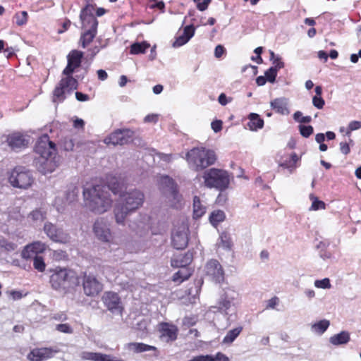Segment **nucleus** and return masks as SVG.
<instances>
[{"instance_id": "nucleus-54", "label": "nucleus", "mask_w": 361, "mask_h": 361, "mask_svg": "<svg viewBox=\"0 0 361 361\" xmlns=\"http://www.w3.org/2000/svg\"><path fill=\"white\" fill-rule=\"evenodd\" d=\"M279 298L276 296L271 298L267 301L266 309H275L276 307L279 304Z\"/></svg>"}, {"instance_id": "nucleus-2", "label": "nucleus", "mask_w": 361, "mask_h": 361, "mask_svg": "<svg viewBox=\"0 0 361 361\" xmlns=\"http://www.w3.org/2000/svg\"><path fill=\"white\" fill-rule=\"evenodd\" d=\"M83 53L78 50L71 51L67 56L68 63L63 71L66 75L62 78L54 91V102H62L66 94H70L78 86L77 80L71 76L76 68L80 66Z\"/></svg>"}, {"instance_id": "nucleus-20", "label": "nucleus", "mask_w": 361, "mask_h": 361, "mask_svg": "<svg viewBox=\"0 0 361 361\" xmlns=\"http://www.w3.org/2000/svg\"><path fill=\"white\" fill-rule=\"evenodd\" d=\"M47 248V245L41 241H35L32 243L25 245L22 252L21 257L24 259H30L33 258L35 256H39V254L43 253Z\"/></svg>"}, {"instance_id": "nucleus-23", "label": "nucleus", "mask_w": 361, "mask_h": 361, "mask_svg": "<svg viewBox=\"0 0 361 361\" xmlns=\"http://www.w3.org/2000/svg\"><path fill=\"white\" fill-rule=\"evenodd\" d=\"M195 34V27L192 25H187L184 27L183 33L176 37L173 43V47H179L185 44Z\"/></svg>"}, {"instance_id": "nucleus-45", "label": "nucleus", "mask_w": 361, "mask_h": 361, "mask_svg": "<svg viewBox=\"0 0 361 361\" xmlns=\"http://www.w3.org/2000/svg\"><path fill=\"white\" fill-rule=\"evenodd\" d=\"M95 361H123L121 359L108 354L97 353Z\"/></svg>"}, {"instance_id": "nucleus-46", "label": "nucleus", "mask_w": 361, "mask_h": 361, "mask_svg": "<svg viewBox=\"0 0 361 361\" xmlns=\"http://www.w3.org/2000/svg\"><path fill=\"white\" fill-rule=\"evenodd\" d=\"M293 118L295 121L299 123H308L311 122L312 118L310 116H302L301 111H295L293 114Z\"/></svg>"}, {"instance_id": "nucleus-53", "label": "nucleus", "mask_w": 361, "mask_h": 361, "mask_svg": "<svg viewBox=\"0 0 361 361\" xmlns=\"http://www.w3.org/2000/svg\"><path fill=\"white\" fill-rule=\"evenodd\" d=\"M312 104L317 109H322L325 104V102L322 97L314 96L312 98Z\"/></svg>"}, {"instance_id": "nucleus-52", "label": "nucleus", "mask_w": 361, "mask_h": 361, "mask_svg": "<svg viewBox=\"0 0 361 361\" xmlns=\"http://www.w3.org/2000/svg\"><path fill=\"white\" fill-rule=\"evenodd\" d=\"M353 143V141L351 139L349 140V143H348L347 142H341L339 144L341 152L345 155L348 154L350 152L349 145Z\"/></svg>"}, {"instance_id": "nucleus-7", "label": "nucleus", "mask_w": 361, "mask_h": 361, "mask_svg": "<svg viewBox=\"0 0 361 361\" xmlns=\"http://www.w3.org/2000/svg\"><path fill=\"white\" fill-rule=\"evenodd\" d=\"M51 287L56 290H67L78 284L75 273L66 268L56 267L50 277Z\"/></svg>"}, {"instance_id": "nucleus-50", "label": "nucleus", "mask_w": 361, "mask_h": 361, "mask_svg": "<svg viewBox=\"0 0 361 361\" xmlns=\"http://www.w3.org/2000/svg\"><path fill=\"white\" fill-rule=\"evenodd\" d=\"M299 130L301 135L304 137H309L313 133V127L311 126H299Z\"/></svg>"}, {"instance_id": "nucleus-41", "label": "nucleus", "mask_w": 361, "mask_h": 361, "mask_svg": "<svg viewBox=\"0 0 361 361\" xmlns=\"http://www.w3.org/2000/svg\"><path fill=\"white\" fill-rule=\"evenodd\" d=\"M102 273L109 281H112L116 279V270L114 268L110 266H104L102 269Z\"/></svg>"}, {"instance_id": "nucleus-8", "label": "nucleus", "mask_w": 361, "mask_h": 361, "mask_svg": "<svg viewBox=\"0 0 361 361\" xmlns=\"http://www.w3.org/2000/svg\"><path fill=\"white\" fill-rule=\"evenodd\" d=\"M202 178L205 187L215 188L219 191L225 190L230 183L228 172L222 169L212 168L204 172Z\"/></svg>"}, {"instance_id": "nucleus-35", "label": "nucleus", "mask_w": 361, "mask_h": 361, "mask_svg": "<svg viewBox=\"0 0 361 361\" xmlns=\"http://www.w3.org/2000/svg\"><path fill=\"white\" fill-rule=\"evenodd\" d=\"M129 226L140 236H143L147 233L149 228V225L144 222H140L137 225L135 223H132Z\"/></svg>"}, {"instance_id": "nucleus-6", "label": "nucleus", "mask_w": 361, "mask_h": 361, "mask_svg": "<svg viewBox=\"0 0 361 361\" xmlns=\"http://www.w3.org/2000/svg\"><path fill=\"white\" fill-rule=\"evenodd\" d=\"M189 165L195 171H202L214 164L216 155L214 151L204 147H195L187 153Z\"/></svg>"}, {"instance_id": "nucleus-61", "label": "nucleus", "mask_w": 361, "mask_h": 361, "mask_svg": "<svg viewBox=\"0 0 361 361\" xmlns=\"http://www.w3.org/2000/svg\"><path fill=\"white\" fill-rule=\"evenodd\" d=\"M118 283L121 286L123 289L133 291V284L129 281H120L118 282Z\"/></svg>"}, {"instance_id": "nucleus-15", "label": "nucleus", "mask_w": 361, "mask_h": 361, "mask_svg": "<svg viewBox=\"0 0 361 361\" xmlns=\"http://www.w3.org/2000/svg\"><path fill=\"white\" fill-rule=\"evenodd\" d=\"M93 232L102 242H110L112 238L109 224L104 218H98L93 224Z\"/></svg>"}, {"instance_id": "nucleus-12", "label": "nucleus", "mask_w": 361, "mask_h": 361, "mask_svg": "<svg viewBox=\"0 0 361 361\" xmlns=\"http://www.w3.org/2000/svg\"><path fill=\"white\" fill-rule=\"evenodd\" d=\"M189 229L187 224L181 223L175 226L171 233V244L177 250H182L186 247L188 243Z\"/></svg>"}, {"instance_id": "nucleus-59", "label": "nucleus", "mask_w": 361, "mask_h": 361, "mask_svg": "<svg viewBox=\"0 0 361 361\" xmlns=\"http://www.w3.org/2000/svg\"><path fill=\"white\" fill-rule=\"evenodd\" d=\"M158 117L159 115L155 114L147 115L144 118V122L156 123L158 121Z\"/></svg>"}, {"instance_id": "nucleus-36", "label": "nucleus", "mask_w": 361, "mask_h": 361, "mask_svg": "<svg viewBox=\"0 0 361 361\" xmlns=\"http://www.w3.org/2000/svg\"><path fill=\"white\" fill-rule=\"evenodd\" d=\"M219 246L226 250H231L233 245L231 235L227 232H222L219 236Z\"/></svg>"}, {"instance_id": "nucleus-25", "label": "nucleus", "mask_w": 361, "mask_h": 361, "mask_svg": "<svg viewBox=\"0 0 361 361\" xmlns=\"http://www.w3.org/2000/svg\"><path fill=\"white\" fill-rule=\"evenodd\" d=\"M270 105L276 112L280 114L288 115L289 114L287 99L285 98H276L271 102Z\"/></svg>"}, {"instance_id": "nucleus-27", "label": "nucleus", "mask_w": 361, "mask_h": 361, "mask_svg": "<svg viewBox=\"0 0 361 361\" xmlns=\"http://www.w3.org/2000/svg\"><path fill=\"white\" fill-rule=\"evenodd\" d=\"M126 348L136 353L156 350L154 346L147 345L143 343H129L126 344Z\"/></svg>"}, {"instance_id": "nucleus-51", "label": "nucleus", "mask_w": 361, "mask_h": 361, "mask_svg": "<svg viewBox=\"0 0 361 361\" xmlns=\"http://www.w3.org/2000/svg\"><path fill=\"white\" fill-rule=\"evenodd\" d=\"M97 353L90 351H82L80 357L82 360L95 361Z\"/></svg>"}, {"instance_id": "nucleus-37", "label": "nucleus", "mask_w": 361, "mask_h": 361, "mask_svg": "<svg viewBox=\"0 0 361 361\" xmlns=\"http://www.w3.org/2000/svg\"><path fill=\"white\" fill-rule=\"evenodd\" d=\"M66 196L67 195L65 193H62L61 195H58L55 198L54 204L59 212H61L66 204L70 202Z\"/></svg>"}, {"instance_id": "nucleus-63", "label": "nucleus", "mask_w": 361, "mask_h": 361, "mask_svg": "<svg viewBox=\"0 0 361 361\" xmlns=\"http://www.w3.org/2000/svg\"><path fill=\"white\" fill-rule=\"evenodd\" d=\"M225 52V49L222 45H217L214 50V56L216 58H220Z\"/></svg>"}, {"instance_id": "nucleus-43", "label": "nucleus", "mask_w": 361, "mask_h": 361, "mask_svg": "<svg viewBox=\"0 0 361 361\" xmlns=\"http://www.w3.org/2000/svg\"><path fill=\"white\" fill-rule=\"evenodd\" d=\"M16 247L17 245L16 243L8 242L4 238H0V248L11 252L15 250Z\"/></svg>"}, {"instance_id": "nucleus-44", "label": "nucleus", "mask_w": 361, "mask_h": 361, "mask_svg": "<svg viewBox=\"0 0 361 361\" xmlns=\"http://www.w3.org/2000/svg\"><path fill=\"white\" fill-rule=\"evenodd\" d=\"M314 285L316 288L322 289H329L331 287L330 280L328 278L316 280L314 281Z\"/></svg>"}, {"instance_id": "nucleus-42", "label": "nucleus", "mask_w": 361, "mask_h": 361, "mask_svg": "<svg viewBox=\"0 0 361 361\" xmlns=\"http://www.w3.org/2000/svg\"><path fill=\"white\" fill-rule=\"evenodd\" d=\"M14 19L18 25L22 26L27 22V13L26 11L17 13L14 16Z\"/></svg>"}, {"instance_id": "nucleus-33", "label": "nucleus", "mask_w": 361, "mask_h": 361, "mask_svg": "<svg viewBox=\"0 0 361 361\" xmlns=\"http://www.w3.org/2000/svg\"><path fill=\"white\" fill-rule=\"evenodd\" d=\"M242 330L243 327L238 326L228 331L223 339V343L226 344H230L233 343L235 340V338L239 336Z\"/></svg>"}, {"instance_id": "nucleus-3", "label": "nucleus", "mask_w": 361, "mask_h": 361, "mask_svg": "<svg viewBox=\"0 0 361 361\" xmlns=\"http://www.w3.org/2000/svg\"><path fill=\"white\" fill-rule=\"evenodd\" d=\"M82 194L85 206L94 214H102L112 207L111 195L104 186L97 185L84 188Z\"/></svg>"}, {"instance_id": "nucleus-5", "label": "nucleus", "mask_w": 361, "mask_h": 361, "mask_svg": "<svg viewBox=\"0 0 361 361\" xmlns=\"http://www.w3.org/2000/svg\"><path fill=\"white\" fill-rule=\"evenodd\" d=\"M94 11V6L87 4L82 9L80 14L82 23V32L79 44L83 49L90 44L97 33L98 21L93 15Z\"/></svg>"}, {"instance_id": "nucleus-26", "label": "nucleus", "mask_w": 361, "mask_h": 361, "mask_svg": "<svg viewBox=\"0 0 361 361\" xmlns=\"http://www.w3.org/2000/svg\"><path fill=\"white\" fill-rule=\"evenodd\" d=\"M249 122L247 126L252 131H257L264 127V120L260 118L259 115L255 113H250L248 115Z\"/></svg>"}, {"instance_id": "nucleus-60", "label": "nucleus", "mask_w": 361, "mask_h": 361, "mask_svg": "<svg viewBox=\"0 0 361 361\" xmlns=\"http://www.w3.org/2000/svg\"><path fill=\"white\" fill-rule=\"evenodd\" d=\"M66 257V252L62 250H55L53 252V258L56 260L60 261L65 259Z\"/></svg>"}, {"instance_id": "nucleus-47", "label": "nucleus", "mask_w": 361, "mask_h": 361, "mask_svg": "<svg viewBox=\"0 0 361 361\" xmlns=\"http://www.w3.org/2000/svg\"><path fill=\"white\" fill-rule=\"evenodd\" d=\"M361 128V121H352L346 128V135L350 136L351 133Z\"/></svg>"}, {"instance_id": "nucleus-55", "label": "nucleus", "mask_w": 361, "mask_h": 361, "mask_svg": "<svg viewBox=\"0 0 361 361\" xmlns=\"http://www.w3.org/2000/svg\"><path fill=\"white\" fill-rule=\"evenodd\" d=\"M193 1H194V2H195L197 4V8L201 11L206 10L207 8L209 3L211 2V0H203L202 1H201V0H193Z\"/></svg>"}, {"instance_id": "nucleus-49", "label": "nucleus", "mask_w": 361, "mask_h": 361, "mask_svg": "<svg viewBox=\"0 0 361 361\" xmlns=\"http://www.w3.org/2000/svg\"><path fill=\"white\" fill-rule=\"evenodd\" d=\"M56 330H57L59 332L71 334L73 333V329L72 326L67 324H59L56 326Z\"/></svg>"}, {"instance_id": "nucleus-4", "label": "nucleus", "mask_w": 361, "mask_h": 361, "mask_svg": "<svg viewBox=\"0 0 361 361\" xmlns=\"http://www.w3.org/2000/svg\"><path fill=\"white\" fill-rule=\"evenodd\" d=\"M35 152L39 156L37 160L39 170L43 173H51L59 164L55 144L47 135L41 136L35 147Z\"/></svg>"}, {"instance_id": "nucleus-16", "label": "nucleus", "mask_w": 361, "mask_h": 361, "mask_svg": "<svg viewBox=\"0 0 361 361\" xmlns=\"http://www.w3.org/2000/svg\"><path fill=\"white\" fill-rule=\"evenodd\" d=\"M84 293L87 296L97 295L103 289L101 282L93 275L85 274L82 281Z\"/></svg>"}, {"instance_id": "nucleus-40", "label": "nucleus", "mask_w": 361, "mask_h": 361, "mask_svg": "<svg viewBox=\"0 0 361 361\" xmlns=\"http://www.w3.org/2000/svg\"><path fill=\"white\" fill-rule=\"evenodd\" d=\"M33 267L38 271L43 272L46 269L44 258L41 256H35L33 257Z\"/></svg>"}, {"instance_id": "nucleus-62", "label": "nucleus", "mask_w": 361, "mask_h": 361, "mask_svg": "<svg viewBox=\"0 0 361 361\" xmlns=\"http://www.w3.org/2000/svg\"><path fill=\"white\" fill-rule=\"evenodd\" d=\"M218 101L221 105L225 106L231 102V99H228L224 93H221L219 96Z\"/></svg>"}, {"instance_id": "nucleus-11", "label": "nucleus", "mask_w": 361, "mask_h": 361, "mask_svg": "<svg viewBox=\"0 0 361 361\" xmlns=\"http://www.w3.org/2000/svg\"><path fill=\"white\" fill-rule=\"evenodd\" d=\"M239 294L232 288H227L221 295L218 301V310L225 314L229 312L234 311L236 305L238 303Z\"/></svg>"}, {"instance_id": "nucleus-28", "label": "nucleus", "mask_w": 361, "mask_h": 361, "mask_svg": "<svg viewBox=\"0 0 361 361\" xmlns=\"http://www.w3.org/2000/svg\"><path fill=\"white\" fill-rule=\"evenodd\" d=\"M350 334L348 331H343L339 334L330 337L329 341L334 345H344L349 342Z\"/></svg>"}, {"instance_id": "nucleus-17", "label": "nucleus", "mask_w": 361, "mask_h": 361, "mask_svg": "<svg viewBox=\"0 0 361 361\" xmlns=\"http://www.w3.org/2000/svg\"><path fill=\"white\" fill-rule=\"evenodd\" d=\"M102 300L107 309L114 314H121L123 310L121 298L116 293L108 291L104 293Z\"/></svg>"}, {"instance_id": "nucleus-24", "label": "nucleus", "mask_w": 361, "mask_h": 361, "mask_svg": "<svg viewBox=\"0 0 361 361\" xmlns=\"http://www.w3.org/2000/svg\"><path fill=\"white\" fill-rule=\"evenodd\" d=\"M192 254L190 252L185 255H180L172 258L171 264L173 267H187V266L192 262Z\"/></svg>"}, {"instance_id": "nucleus-58", "label": "nucleus", "mask_w": 361, "mask_h": 361, "mask_svg": "<svg viewBox=\"0 0 361 361\" xmlns=\"http://www.w3.org/2000/svg\"><path fill=\"white\" fill-rule=\"evenodd\" d=\"M222 121L221 120H216L212 122L211 127L212 129L215 133H218L222 129Z\"/></svg>"}, {"instance_id": "nucleus-14", "label": "nucleus", "mask_w": 361, "mask_h": 361, "mask_svg": "<svg viewBox=\"0 0 361 361\" xmlns=\"http://www.w3.org/2000/svg\"><path fill=\"white\" fill-rule=\"evenodd\" d=\"M133 137V132L129 129L115 130L104 139L106 145H123L128 143Z\"/></svg>"}, {"instance_id": "nucleus-39", "label": "nucleus", "mask_w": 361, "mask_h": 361, "mask_svg": "<svg viewBox=\"0 0 361 361\" xmlns=\"http://www.w3.org/2000/svg\"><path fill=\"white\" fill-rule=\"evenodd\" d=\"M310 199L312 201L310 210L317 211L325 208V204L323 201L319 200L313 194L310 195Z\"/></svg>"}, {"instance_id": "nucleus-64", "label": "nucleus", "mask_w": 361, "mask_h": 361, "mask_svg": "<svg viewBox=\"0 0 361 361\" xmlns=\"http://www.w3.org/2000/svg\"><path fill=\"white\" fill-rule=\"evenodd\" d=\"M188 361H210V355L195 356Z\"/></svg>"}, {"instance_id": "nucleus-22", "label": "nucleus", "mask_w": 361, "mask_h": 361, "mask_svg": "<svg viewBox=\"0 0 361 361\" xmlns=\"http://www.w3.org/2000/svg\"><path fill=\"white\" fill-rule=\"evenodd\" d=\"M159 331L161 338L166 342L173 341L177 338L178 328L173 324L161 323L159 324Z\"/></svg>"}, {"instance_id": "nucleus-38", "label": "nucleus", "mask_w": 361, "mask_h": 361, "mask_svg": "<svg viewBox=\"0 0 361 361\" xmlns=\"http://www.w3.org/2000/svg\"><path fill=\"white\" fill-rule=\"evenodd\" d=\"M29 218L35 224L41 223L45 219V213L41 209H35L30 212Z\"/></svg>"}, {"instance_id": "nucleus-30", "label": "nucleus", "mask_w": 361, "mask_h": 361, "mask_svg": "<svg viewBox=\"0 0 361 361\" xmlns=\"http://www.w3.org/2000/svg\"><path fill=\"white\" fill-rule=\"evenodd\" d=\"M330 325L329 320L323 319L318 322L314 323L311 326V331L318 335L323 334Z\"/></svg>"}, {"instance_id": "nucleus-57", "label": "nucleus", "mask_w": 361, "mask_h": 361, "mask_svg": "<svg viewBox=\"0 0 361 361\" xmlns=\"http://www.w3.org/2000/svg\"><path fill=\"white\" fill-rule=\"evenodd\" d=\"M273 64L274 66L271 68H276V71L284 67V63L281 61V58L278 56L273 61Z\"/></svg>"}, {"instance_id": "nucleus-1", "label": "nucleus", "mask_w": 361, "mask_h": 361, "mask_svg": "<svg viewBox=\"0 0 361 361\" xmlns=\"http://www.w3.org/2000/svg\"><path fill=\"white\" fill-rule=\"evenodd\" d=\"M109 190L115 195H119V199L115 204L114 214L116 222L123 224L126 217L140 207L145 201L144 193L137 189L123 190V185L120 183L109 184Z\"/></svg>"}, {"instance_id": "nucleus-29", "label": "nucleus", "mask_w": 361, "mask_h": 361, "mask_svg": "<svg viewBox=\"0 0 361 361\" xmlns=\"http://www.w3.org/2000/svg\"><path fill=\"white\" fill-rule=\"evenodd\" d=\"M191 275V271L188 267L180 268L177 272L173 276V281L178 284L181 283L184 281L187 280Z\"/></svg>"}, {"instance_id": "nucleus-10", "label": "nucleus", "mask_w": 361, "mask_h": 361, "mask_svg": "<svg viewBox=\"0 0 361 361\" xmlns=\"http://www.w3.org/2000/svg\"><path fill=\"white\" fill-rule=\"evenodd\" d=\"M8 180L12 186L21 189L27 188L33 181L30 172L23 167L15 168L11 172Z\"/></svg>"}, {"instance_id": "nucleus-21", "label": "nucleus", "mask_w": 361, "mask_h": 361, "mask_svg": "<svg viewBox=\"0 0 361 361\" xmlns=\"http://www.w3.org/2000/svg\"><path fill=\"white\" fill-rule=\"evenodd\" d=\"M6 141L12 149L18 150L25 147L29 142V139L20 133H13L8 135Z\"/></svg>"}, {"instance_id": "nucleus-31", "label": "nucleus", "mask_w": 361, "mask_h": 361, "mask_svg": "<svg viewBox=\"0 0 361 361\" xmlns=\"http://www.w3.org/2000/svg\"><path fill=\"white\" fill-rule=\"evenodd\" d=\"M206 212V207L203 205L197 196L193 200V214L195 218H200Z\"/></svg>"}, {"instance_id": "nucleus-56", "label": "nucleus", "mask_w": 361, "mask_h": 361, "mask_svg": "<svg viewBox=\"0 0 361 361\" xmlns=\"http://www.w3.org/2000/svg\"><path fill=\"white\" fill-rule=\"evenodd\" d=\"M210 361H230V360L224 353H217L214 356L210 355Z\"/></svg>"}, {"instance_id": "nucleus-34", "label": "nucleus", "mask_w": 361, "mask_h": 361, "mask_svg": "<svg viewBox=\"0 0 361 361\" xmlns=\"http://www.w3.org/2000/svg\"><path fill=\"white\" fill-rule=\"evenodd\" d=\"M150 44L147 42H136L130 46V54H144L149 48Z\"/></svg>"}, {"instance_id": "nucleus-13", "label": "nucleus", "mask_w": 361, "mask_h": 361, "mask_svg": "<svg viewBox=\"0 0 361 361\" xmlns=\"http://www.w3.org/2000/svg\"><path fill=\"white\" fill-rule=\"evenodd\" d=\"M44 231L47 235L54 242L67 243L70 240V235L63 229L57 228L54 224L47 222L44 226Z\"/></svg>"}, {"instance_id": "nucleus-48", "label": "nucleus", "mask_w": 361, "mask_h": 361, "mask_svg": "<svg viewBox=\"0 0 361 361\" xmlns=\"http://www.w3.org/2000/svg\"><path fill=\"white\" fill-rule=\"evenodd\" d=\"M277 73L278 71H276V68L271 67L264 73V77L268 82L273 83L276 80Z\"/></svg>"}, {"instance_id": "nucleus-32", "label": "nucleus", "mask_w": 361, "mask_h": 361, "mask_svg": "<svg viewBox=\"0 0 361 361\" xmlns=\"http://www.w3.org/2000/svg\"><path fill=\"white\" fill-rule=\"evenodd\" d=\"M226 219V214L222 210H214L212 212L209 216L210 223L216 226L221 222H223Z\"/></svg>"}, {"instance_id": "nucleus-9", "label": "nucleus", "mask_w": 361, "mask_h": 361, "mask_svg": "<svg viewBox=\"0 0 361 361\" xmlns=\"http://www.w3.org/2000/svg\"><path fill=\"white\" fill-rule=\"evenodd\" d=\"M160 190L166 197V201L171 207H178L180 196L178 194L176 185L169 176H161L159 179Z\"/></svg>"}, {"instance_id": "nucleus-18", "label": "nucleus", "mask_w": 361, "mask_h": 361, "mask_svg": "<svg viewBox=\"0 0 361 361\" xmlns=\"http://www.w3.org/2000/svg\"><path fill=\"white\" fill-rule=\"evenodd\" d=\"M206 275L216 283H220L224 279V271L222 266L216 259H211L207 262L204 267Z\"/></svg>"}, {"instance_id": "nucleus-19", "label": "nucleus", "mask_w": 361, "mask_h": 361, "mask_svg": "<svg viewBox=\"0 0 361 361\" xmlns=\"http://www.w3.org/2000/svg\"><path fill=\"white\" fill-rule=\"evenodd\" d=\"M59 350L56 348H35L27 355L30 361H45L52 358Z\"/></svg>"}]
</instances>
